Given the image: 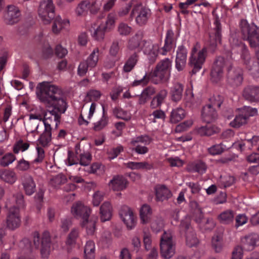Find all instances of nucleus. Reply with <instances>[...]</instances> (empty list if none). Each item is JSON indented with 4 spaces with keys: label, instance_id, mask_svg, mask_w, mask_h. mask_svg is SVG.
Wrapping results in <instances>:
<instances>
[{
    "label": "nucleus",
    "instance_id": "nucleus-47",
    "mask_svg": "<svg viewBox=\"0 0 259 259\" xmlns=\"http://www.w3.org/2000/svg\"><path fill=\"white\" fill-rule=\"evenodd\" d=\"M211 244L216 252H220L222 250L223 246L222 237L219 235H214L212 238Z\"/></svg>",
    "mask_w": 259,
    "mask_h": 259
},
{
    "label": "nucleus",
    "instance_id": "nucleus-41",
    "mask_svg": "<svg viewBox=\"0 0 259 259\" xmlns=\"http://www.w3.org/2000/svg\"><path fill=\"white\" fill-rule=\"evenodd\" d=\"M84 259H95V244L93 241H87L84 248Z\"/></svg>",
    "mask_w": 259,
    "mask_h": 259
},
{
    "label": "nucleus",
    "instance_id": "nucleus-16",
    "mask_svg": "<svg viewBox=\"0 0 259 259\" xmlns=\"http://www.w3.org/2000/svg\"><path fill=\"white\" fill-rule=\"evenodd\" d=\"M171 67V60L165 58L157 64L153 74L159 77L161 80L166 81L170 76Z\"/></svg>",
    "mask_w": 259,
    "mask_h": 259
},
{
    "label": "nucleus",
    "instance_id": "nucleus-53",
    "mask_svg": "<svg viewBox=\"0 0 259 259\" xmlns=\"http://www.w3.org/2000/svg\"><path fill=\"white\" fill-rule=\"evenodd\" d=\"M101 96L100 91L96 90H91L87 94L85 100L87 102L98 101Z\"/></svg>",
    "mask_w": 259,
    "mask_h": 259
},
{
    "label": "nucleus",
    "instance_id": "nucleus-37",
    "mask_svg": "<svg viewBox=\"0 0 259 259\" xmlns=\"http://www.w3.org/2000/svg\"><path fill=\"white\" fill-rule=\"evenodd\" d=\"M156 199L158 201H163L167 200L171 196L169 189L165 186L161 185L156 189Z\"/></svg>",
    "mask_w": 259,
    "mask_h": 259
},
{
    "label": "nucleus",
    "instance_id": "nucleus-12",
    "mask_svg": "<svg viewBox=\"0 0 259 259\" xmlns=\"http://www.w3.org/2000/svg\"><path fill=\"white\" fill-rule=\"evenodd\" d=\"M116 14L110 13L108 15L107 20L105 23H101L96 28H94L92 36L98 40H103L105 33L111 29L114 25Z\"/></svg>",
    "mask_w": 259,
    "mask_h": 259
},
{
    "label": "nucleus",
    "instance_id": "nucleus-30",
    "mask_svg": "<svg viewBox=\"0 0 259 259\" xmlns=\"http://www.w3.org/2000/svg\"><path fill=\"white\" fill-rule=\"evenodd\" d=\"M127 181L123 176H117L113 178L110 181L109 185L114 191H121L127 186Z\"/></svg>",
    "mask_w": 259,
    "mask_h": 259
},
{
    "label": "nucleus",
    "instance_id": "nucleus-61",
    "mask_svg": "<svg viewBox=\"0 0 259 259\" xmlns=\"http://www.w3.org/2000/svg\"><path fill=\"white\" fill-rule=\"evenodd\" d=\"M235 179L234 177L228 176L227 177H221L220 182L224 187H229L235 183Z\"/></svg>",
    "mask_w": 259,
    "mask_h": 259
},
{
    "label": "nucleus",
    "instance_id": "nucleus-40",
    "mask_svg": "<svg viewBox=\"0 0 259 259\" xmlns=\"http://www.w3.org/2000/svg\"><path fill=\"white\" fill-rule=\"evenodd\" d=\"M234 218V211L229 209L223 211L218 217L219 222L225 225L231 224L233 222Z\"/></svg>",
    "mask_w": 259,
    "mask_h": 259
},
{
    "label": "nucleus",
    "instance_id": "nucleus-27",
    "mask_svg": "<svg viewBox=\"0 0 259 259\" xmlns=\"http://www.w3.org/2000/svg\"><path fill=\"white\" fill-rule=\"evenodd\" d=\"M22 184L26 195H31L35 191V183L33 178L28 174H25L22 178Z\"/></svg>",
    "mask_w": 259,
    "mask_h": 259
},
{
    "label": "nucleus",
    "instance_id": "nucleus-35",
    "mask_svg": "<svg viewBox=\"0 0 259 259\" xmlns=\"http://www.w3.org/2000/svg\"><path fill=\"white\" fill-rule=\"evenodd\" d=\"M207 168L206 163L201 160L193 161L188 165V169L190 171L197 172L201 175L206 172Z\"/></svg>",
    "mask_w": 259,
    "mask_h": 259
},
{
    "label": "nucleus",
    "instance_id": "nucleus-57",
    "mask_svg": "<svg viewBox=\"0 0 259 259\" xmlns=\"http://www.w3.org/2000/svg\"><path fill=\"white\" fill-rule=\"evenodd\" d=\"M123 151V147L121 145H118L116 147L111 149L107 152L108 158L110 160L115 158Z\"/></svg>",
    "mask_w": 259,
    "mask_h": 259
},
{
    "label": "nucleus",
    "instance_id": "nucleus-54",
    "mask_svg": "<svg viewBox=\"0 0 259 259\" xmlns=\"http://www.w3.org/2000/svg\"><path fill=\"white\" fill-rule=\"evenodd\" d=\"M226 149V147L222 143L214 145L208 148V152L212 155H219L223 153Z\"/></svg>",
    "mask_w": 259,
    "mask_h": 259
},
{
    "label": "nucleus",
    "instance_id": "nucleus-33",
    "mask_svg": "<svg viewBox=\"0 0 259 259\" xmlns=\"http://www.w3.org/2000/svg\"><path fill=\"white\" fill-rule=\"evenodd\" d=\"M152 210L150 206L147 204L142 206L140 210V218L142 224H147L151 222Z\"/></svg>",
    "mask_w": 259,
    "mask_h": 259
},
{
    "label": "nucleus",
    "instance_id": "nucleus-14",
    "mask_svg": "<svg viewBox=\"0 0 259 259\" xmlns=\"http://www.w3.org/2000/svg\"><path fill=\"white\" fill-rule=\"evenodd\" d=\"M37 157L32 161L29 162L22 158L17 161L16 168L17 170L22 171L28 170L30 167L33 166L34 164L41 163L45 158V151L43 148L40 147H36Z\"/></svg>",
    "mask_w": 259,
    "mask_h": 259
},
{
    "label": "nucleus",
    "instance_id": "nucleus-15",
    "mask_svg": "<svg viewBox=\"0 0 259 259\" xmlns=\"http://www.w3.org/2000/svg\"><path fill=\"white\" fill-rule=\"evenodd\" d=\"M225 65L227 63L223 57L219 56L216 58L210 72V79L213 82L217 83L222 79Z\"/></svg>",
    "mask_w": 259,
    "mask_h": 259
},
{
    "label": "nucleus",
    "instance_id": "nucleus-26",
    "mask_svg": "<svg viewBox=\"0 0 259 259\" xmlns=\"http://www.w3.org/2000/svg\"><path fill=\"white\" fill-rule=\"evenodd\" d=\"M140 52V50L129 54L122 68L123 72L129 73L134 69L139 60Z\"/></svg>",
    "mask_w": 259,
    "mask_h": 259
},
{
    "label": "nucleus",
    "instance_id": "nucleus-64",
    "mask_svg": "<svg viewBox=\"0 0 259 259\" xmlns=\"http://www.w3.org/2000/svg\"><path fill=\"white\" fill-rule=\"evenodd\" d=\"M92 2H90L89 10L92 14L97 13L100 9L101 3L98 0H91Z\"/></svg>",
    "mask_w": 259,
    "mask_h": 259
},
{
    "label": "nucleus",
    "instance_id": "nucleus-59",
    "mask_svg": "<svg viewBox=\"0 0 259 259\" xmlns=\"http://www.w3.org/2000/svg\"><path fill=\"white\" fill-rule=\"evenodd\" d=\"M78 236V230L77 229H73L71 232L68 235L66 243L68 245H72L74 244L76 241V239Z\"/></svg>",
    "mask_w": 259,
    "mask_h": 259
},
{
    "label": "nucleus",
    "instance_id": "nucleus-42",
    "mask_svg": "<svg viewBox=\"0 0 259 259\" xmlns=\"http://www.w3.org/2000/svg\"><path fill=\"white\" fill-rule=\"evenodd\" d=\"M127 167L132 169L150 170L153 168V165L147 162H132L130 161L125 164Z\"/></svg>",
    "mask_w": 259,
    "mask_h": 259
},
{
    "label": "nucleus",
    "instance_id": "nucleus-10",
    "mask_svg": "<svg viewBox=\"0 0 259 259\" xmlns=\"http://www.w3.org/2000/svg\"><path fill=\"white\" fill-rule=\"evenodd\" d=\"M160 253L165 258H170L175 253V245L170 231H164L160 238Z\"/></svg>",
    "mask_w": 259,
    "mask_h": 259
},
{
    "label": "nucleus",
    "instance_id": "nucleus-63",
    "mask_svg": "<svg viewBox=\"0 0 259 259\" xmlns=\"http://www.w3.org/2000/svg\"><path fill=\"white\" fill-rule=\"evenodd\" d=\"M243 250L241 246H236L232 253L231 259H242Z\"/></svg>",
    "mask_w": 259,
    "mask_h": 259
},
{
    "label": "nucleus",
    "instance_id": "nucleus-21",
    "mask_svg": "<svg viewBox=\"0 0 259 259\" xmlns=\"http://www.w3.org/2000/svg\"><path fill=\"white\" fill-rule=\"evenodd\" d=\"M181 228L187 231L186 234V244L192 247L196 246L198 243V240L196 236L195 233L193 231L189 232L190 229V219L189 217H186L185 219L181 222Z\"/></svg>",
    "mask_w": 259,
    "mask_h": 259
},
{
    "label": "nucleus",
    "instance_id": "nucleus-24",
    "mask_svg": "<svg viewBox=\"0 0 259 259\" xmlns=\"http://www.w3.org/2000/svg\"><path fill=\"white\" fill-rule=\"evenodd\" d=\"M243 97L251 102L259 101V87L254 85H248L245 87L242 93Z\"/></svg>",
    "mask_w": 259,
    "mask_h": 259
},
{
    "label": "nucleus",
    "instance_id": "nucleus-50",
    "mask_svg": "<svg viewBox=\"0 0 259 259\" xmlns=\"http://www.w3.org/2000/svg\"><path fill=\"white\" fill-rule=\"evenodd\" d=\"M29 147V144L28 143H25L22 140H19L14 144L13 146V152L15 154H18L20 151L24 152L27 150Z\"/></svg>",
    "mask_w": 259,
    "mask_h": 259
},
{
    "label": "nucleus",
    "instance_id": "nucleus-58",
    "mask_svg": "<svg viewBox=\"0 0 259 259\" xmlns=\"http://www.w3.org/2000/svg\"><path fill=\"white\" fill-rule=\"evenodd\" d=\"M197 132L200 136H209L213 134L214 131L210 125H206L199 127Z\"/></svg>",
    "mask_w": 259,
    "mask_h": 259
},
{
    "label": "nucleus",
    "instance_id": "nucleus-20",
    "mask_svg": "<svg viewBox=\"0 0 259 259\" xmlns=\"http://www.w3.org/2000/svg\"><path fill=\"white\" fill-rule=\"evenodd\" d=\"M119 214L128 229L132 230L135 227L137 218L131 208L123 206L120 210Z\"/></svg>",
    "mask_w": 259,
    "mask_h": 259
},
{
    "label": "nucleus",
    "instance_id": "nucleus-13",
    "mask_svg": "<svg viewBox=\"0 0 259 259\" xmlns=\"http://www.w3.org/2000/svg\"><path fill=\"white\" fill-rule=\"evenodd\" d=\"M213 25L212 31L209 33L208 41V48L212 52H214L218 45L221 44L222 38V26L218 18L215 19Z\"/></svg>",
    "mask_w": 259,
    "mask_h": 259
},
{
    "label": "nucleus",
    "instance_id": "nucleus-56",
    "mask_svg": "<svg viewBox=\"0 0 259 259\" xmlns=\"http://www.w3.org/2000/svg\"><path fill=\"white\" fill-rule=\"evenodd\" d=\"M79 162L83 166L88 165L91 162L92 156L89 152H83L79 154Z\"/></svg>",
    "mask_w": 259,
    "mask_h": 259
},
{
    "label": "nucleus",
    "instance_id": "nucleus-29",
    "mask_svg": "<svg viewBox=\"0 0 259 259\" xmlns=\"http://www.w3.org/2000/svg\"><path fill=\"white\" fill-rule=\"evenodd\" d=\"M201 116L204 122L209 123L215 119L217 117V113L215 109L211 107V105L207 104L203 107Z\"/></svg>",
    "mask_w": 259,
    "mask_h": 259
},
{
    "label": "nucleus",
    "instance_id": "nucleus-6",
    "mask_svg": "<svg viewBox=\"0 0 259 259\" xmlns=\"http://www.w3.org/2000/svg\"><path fill=\"white\" fill-rule=\"evenodd\" d=\"M175 47L165 44L161 49L157 44H153L151 40L144 41L143 44V52L148 56V59L151 63L155 61L158 55L159 54L163 56H166L168 52H170Z\"/></svg>",
    "mask_w": 259,
    "mask_h": 259
},
{
    "label": "nucleus",
    "instance_id": "nucleus-22",
    "mask_svg": "<svg viewBox=\"0 0 259 259\" xmlns=\"http://www.w3.org/2000/svg\"><path fill=\"white\" fill-rule=\"evenodd\" d=\"M241 243L244 250H252L259 245V235L256 233L249 234L241 238Z\"/></svg>",
    "mask_w": 259,
    "mask_h": 259
},
{
    "label": "nucleus",
    "instance_id": "nucleus-8",
    "mask_svg": "<svg viewBox=\"0 0 259 259\" xmlns=\"http://www.w3.org/2000/svg\"><path fill=\"white\" fill-rule=\"evenodd\" d=\"M152 141V139L147 135L137 136L131 139L129 143V149L131 152L138 155H145L149 151L147 147Z\"/></svg>",
    "mask_w": 259,
    "mask_h": 259
},
{
    "label": "nucleus",
    "instance_id": "nucleus-39",
    "mask_svg": "<svg viewBox=\"0 0 259 259\" xmlns=\"http://www.w3.org/2000/svg\"><path fill=\"white\" fill-rule=\"evenodd\" d=\"M109 123V117L107 112L103 106V113L100 120L94 123L93 130L99 132L106 127Z\"/></svg>",
    "mask_w": 259,
    "mask_h": 259
},
{
    "label": "nucleus",
    "instance_id": "nucleus-9",
    "mask_svg": "<svg viewBox=\"0 0 259 259\" xmlns=\"http://www.w3.org/2000/svg\"><path fill=\"white\" fill-rule=\"evenodd\" d=\"M207 56V49L204 47L198 51L196 46H194L191 51L189 64L192 68V74H195L202 68Z\"/></svg>",
    "mask_w": 259,
    "mask_h": 259
},
{
    "label": "nucleus",
    "instance_id": "nucleus-43",
    "mask_svg": "<svg viewBox=\"0 0 259 259\" xmlns=\"http://www.w3.org/2000/svg\"><path fill=\"white\" fill-rule=\"evenodd\" d=\"M99 50L96 48L93 50L91 54L85 61L88 64L90 69L95 67L99 60Z\"/></svg>",
    "mask_w": 259,
    "mask_h": 259
},
{
    "label": "nucleus",
    "instance_id": "nucleus-46",
    "mask_svg": "<svg viewBox=\"0 0 259 259\" xmlns=\"http://www.w3.org/2000/svg\"><path fill=\"white\" fill-rule=\"evenodd\" d=\"M90 7V2L87 0L82 1L80 2L76 9L75 13L77 16H82L88 12Z\"/></svg>",
    "mask_w": 259,
    "mask_h": 259
},
{
    "label": "nucleus",
    "instance_id": "nucleus-52",
    "mask_svg": "<svg viewBox=\"0 0 259 259\" xmlns=\"http://www.w3.org/2000/svg\"><path fill=\"white\" fill-rule=\"evenodd\" d=\"M79 153L77 149L75 150V154L71 151L68 152L67 161L68 165L71 166L74 164H77L79 162Z\"/></svg>",
    "mask_w": 259,
    "mask_h": 259
},
{
    "label": "nucleus",
    "instance_id": "nucleus-4",
    "mask_svg": "<svg viewBox=\"0 0 259 259\" xmlns=\"http://www.w3.org/2000/svg\"><path fill=\"white\" fill-rule=\"evenodd\" d=\"M239 29L242 39L248 42L251 48L255 49V56L259 61V27L245 19L239 22Z\"/></svg>",
    "mask_w": 259,
    "mask_h": 259
},
{
    "label": "nucleus",
    "instance_id": "nucleus-5",
    "mask_svg": "<svg viewBox=\"0 0 259 259\" xmlns=\"http://www.w3.org/2000/svg\"><path fill=\"white\" fill-rule=\"evenodd\" d=\"M71 212L76 218L82 220V225L83 227H86L87 234L93 235L95 230L97 218L89 219L91 213L90 208L78 202L72 205Z\"/></svg>",
    "mask_w": 259,
    "mask_h": 259
},
{
    "label": "nucleus",
    "instance_id": "nucleus-55",
    "mask_svg": "<svg viewBox=\"0 0 259 259\" xmlns=\"http://www.w3.org/2000/svg\"><path fill=\"white\" fill-rule=\"evenodd\" d=\"M223 101V97L221 95H214L209 99V103L208 104L211 105L213 108L220 107Z\"/></svg>",
    "mask_w": 259,
    "mask_h": 259
},
{
    "label": "nucleus",
    "instance_id": "nucleus-49",
    "mask_svg": "<svg viewBox=\"0 0 259 259\" xmlns=\"http://www.w3.org/2000/svg\"><path fill=\"white\" fill-rule=\"evenodd\" d=\"M16 159V156L12 153H8L3 156L0 159L1 166L6 167L12 163Z\"/></svg>",
    "mask_w": 259,
    "mask_h": 259
},
{
    "label": "nucleus",
    "instance_id": "nucleus-51",
    "mask_svg": "<svg viewBox=\"0 0 259 259\" xmlns=\"http://www.w3.org/2000/svg\"><path fill=\"white\" fill-rule=\"evenodd\" d=\"M66 181V178L62 174H59L53 177L50 181V184L55 188L64 184Z\"/></svg>",
    "mask_w": 259,
    "mask_h": 259
},
{
    "label": "nucleus",
    "instance_id": "nucleus-17",
    "mask_svg": "<svg viewBox=\"0 0 259 259\" xmlns=\"http://www.w3.org/2000/svg\"><path fill=\"white\" fill-rule=\"evenodd\" d=\"M256 114V109L250 107H245L240 111V113L236 116L230 124L233 127H239L246 122L249 117L253 116Z\"/></svg>",
    "mask_w": 259,
    "mask_h": 259
},
{
    "label": "nucleus",
    "instance_id": "nucleus-25",
    "mask_svg": "<svg viewBox=\"0 0 259 259\" xmlns=\"http://www.w3.org/2000/svg\"><path fill=\"white\" fill-rule=\"evenodd\" d=\"M20 16L21 12L17 7L9 6L7 12L5 16V21L7 24L13 25L19 21Z\"/></svg>",
    "mask_w": 259,
    "mask_h": 259
},
{
    "label": "nucleus",
    "instance_id": "nucleus-7",
    "mask_svg": "<svg viewBox=\"0 0 259 259\" xmlns=\"http://www.w3.org/2000/svg\"><path fill=\"white\" fill-rule=\"evenodd\" d=\"M132 4L134 5L130 14L131 18H135L136 24L140 26L146 25L151 16V10L138 0H132Z\"/></svg>",
    "mask_w": 259,
    "mask_h": 259
},
{
    "label": "nucleus",
    "instance_id": "nucleus-60",
    "mask_svg": "<svg viewBox=\"0 0 259 259\" xmlns=\"http://www.w3.org/2000/svg\"><path fill=\"white\" fill-rule=\"evenodd\" d=\"M163 227V222L161 219H157L151 224L152 230L156 233L159 232Z\"/></svg>",
    "mask_w": 259,
    "mask_h": 259
},
{
    "label": "nucleus",
    "instance_id": "nucleus-34",
    "mask_svg": "<svg viewBox=\"0 0 259 259\" xmlns=\"http://www.w3.org/2000/svg\"><path fill=\"white\" fill-rule=\"evenodd\" d=\"M100 220L104 222L110 220L112 217V206L108 202H104L100 209Z\"/></svg>",
    "mask_w": 259,
    "mask_h": 259
},
{
    "label": "nucleus",
    "instance_id": "nucleus-48",
    "mask_svg": "<svg viewBox=\"0 0 259 259\" xmlns=\"http://www.w3.org/2000/svg\"><path fill=\"white\" fill-rule=\"evenodd\" d=\"M133 30L132 27L124 22L120 23L117 27L119 34L122 36L130 35Z\"/></svg>",
    "mask_w": 259,
    "mask_h": 259
},
{
    "label": "nucleus",
    "instance_id": "nucleus-11",
    "mask_svg": "<svg viewBox=\"0 0 259 259\" xmlns=\"http://www.w3.org/2000/svg\"><path fill=\"white\" fill-rule=\"evenodd\" d=\"M38 13L44 23H49L55 17V6L53 0H42L40 3Z\"/></svg>",
    "mask_w": 259,
    "mask_h": 259
},
{
    "label": "nucleus",
    "instance_id": "nucleus-1",
    "mask_svg": "<svg viewBox=\"0 0 259 259\" xmlns=\"http://www.w3.org/2000/svg\"><path fill=\"white\" fill-rule=\"evenodd\" d=\"M36 95L48 108L42 120L45 130L38 140L39 145L47 147L52 139V126L57 127L60 123L61 115L66 110L67 103L63 99L62 91L49 82L39 83L36 88Z\"/></svg>",
    "mask_w": 259,
    "mask_h": 259
},
{
    "label": "nucleus",
    "instance_id": "nucleus-36",
    "mask_svg": "<svg viewBox=\"0 0 259 259\" xmlns=\"http://www.w3.org/2000/svg\"><path fill=\"white\" fill-rule=\"evenodd\" d=\"M142 35L140 34L137 33L135 35L132 37L128 41V49L130 50H134L137 48H140L141 49L143 50V44L144 41H147L146 40H142ZM149 40H148L149 41Z\"/></svg>",
    "mask_w": 259,
    "mask_h": 259
},
{
    "label": "nucleus",
    "instance_id": "nucleus-18",
    "mask_svg": "<svg viewBox=\"0 0 259 259\" xmlns=\"http://www.w3.org/2000/svg\"><path fill=\"white\" fill-rule=\"evenodd\" d=\"M243 80V72L242 68L234 67L230 65L227 68V80L233 87L241 85Z\"/></svg>",
    "mask_w": 259,
    "mask_h": 259
},
{
    "label": "nucleus",
    "instance_id": "nucleus-23",
    "mask_svg": "<svg viewBox=\"0 0 259 259\" xmlns=\"http://www.w3.org/2000/svg\"><path fill=\"white\" fill-rule=\"evenodd\" d=\"M187 57V50L183 45L178 47L177 55L175 60L176 68L178 71H182L186 63Z\"/></svg>",
    "mask_w": 259,
    "mask_h": 259
},
{
    "label": "nucleus",
    "instance_id": "nucleus-3",
    "mask_svg": "<svg viewBox=\"0 0 259 259\" xmlns=\"http://www.w3.org/2000/svg\"><path fill=\"white\" fill-rule=\"evenodd\" d=\"M229 42L232 48V51L235 52L236 50L240 54L241 58L250 74L253 77H258L259 63L251 58L246 45L241 41L236 33L231 34Z\"/></svg>",
    "mask_w": 259,
    "mask_h": 259
},
{
    "label": "nucleus",
    "instance_id": "nucleus-45",
    "mask_svg": "<svg viewBox=\"0 0 259 259\" xmlns=\"http://www.w3.org/2000/svg\"><path fill=\"white\" fill-rule=\"evenodd\" d=\"M179 33L176 34L172 29H168L167 30L166 33L164 42H165V44H169L175 48L176 46V42Z\"/></svg>",
    "mask_w": 259,
    "mask_h": 259
},
{
    "label": "nucleus",
    "instance_id": "nucleus-19",
    "mask_svg": "<svg viewBox=\"0 0 259 259\" xmlns=\"http://www.w3.org/2000/svg\"><path fill=\"white\" fill-rule=\"evenodd\" d=\"M7 228L11 230H15L19 228L21 224V218L19 208L13 206L10 208L6 218Z\"/></svg>",
    "mask_w": 259,
    "mask_h": 259
},
{
    "label": "nucleus",
    "instance_id": "nucleus-62",
    "mask_svg": "<svg viewBox=\"0 0 259 259\" xmlns=\"http://www.w3.org/2000/svg\"><path fill=\"white\" fill-rule=\"evenodd\" d=\"M113 114L116 118L127 121L130 117L126 116V112L121 108H115L113 110Z\"/></svg>",
    "mask_w": 259,
    "mask_h": 259
},
{
    "label": "nucleus",
    "instance_id": "nucleus-28",
    "mask_svg": "<svg viewBox=\"0 0 259 259\" xmlns=\"http://www.w3.org/2000/svg\"><path fill=\"white\" fill-rule=\"evenodd\" d=\"M184 85L179 82L174 83L170 88L169 94L172 101L178 102L183 97Z\"/></svg>",
    "mask_w": 259,
    "mask_h": 259
},
{
    "label": "nucleus",
    "instance_id": "nucleus-31",
    "mask_svg": "<svg viewBox=\"0 0 259 259\" xmlns=\"http://www.w3.org/2000/svg\"><path fill=\"white\" fill-rule=\"evenodd\" d=\"M70 25L68 19H62L60 16H57L52 26V31L54 33H59L63 29H67Z\"/></svg>",
    "mask_w": 259,
    "mask_h": 259
},
{
    "label": "nucleus",
    "instance_id": "nucleus-38",
    "mask_svg": "<svg viewBox=\"0 0 259 259\" xmlns=\"http://www.w3.org/2000/svg\"><path fill=\"white\" fill-rule=\"evenodd\" d=\"M0 178L4 181L12 184L17 180V176L14 171L4 169L0 170Z\"/></svg>",
    "mask_w": 259,
    "mask_h": 259
},
{
    "label": "nucleus",
    "instance_id": "nucleus-32",
    "mask_svg": "<svg viewBox=\"0 0 259 259\" xmlns=\"http://www.w3.org/2000/svg\"><path fill=\"white\" fill-rule=\"evenodd\" d=\"M155 88L149 85L145 88L142 92L141 94L138 95V103L140 105H144L151 98V96L156 93Z\"/></svg>",
    "mask_w": 259,
    "mask_h": 259
},
{
    "label": "nucleus",
    "instance_id": "nucleus-2",
    "mask_svg": "<svg viewBox=\"0 0 259 259\" xmlns=\"http://www.w3.org/2000/svg\"><path fill=\"white\" fill-rule=\"evenodd\" d=\"M33 243L28 239H23L19 244L20 247L25 253L31 252L33 248H38L40 247V252L43 257H47L49 254L51 242L50 235L48 231H44L40 235L37 231H35L32 234Z\"/></svg>",
    "mask_w": 259,
    "mask_h": 259
},
{
    "label": "nucleus",
    "instance_id": "nucleus-44",
    "mask_svg": "<svg viewBox=\"0 0 259 259\" xmlns=\"http://www.w3.org/2000/svg\"><path fill=\"white\" fill-rule=\"evenodd\" d=\"M185 116V110L182 108L174 109L170 115V121L172 123H177Z\"/></svg>",
    "mask_w": 259,
    "mask_h": 259
}]
</instances>
